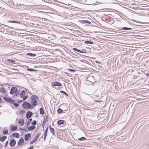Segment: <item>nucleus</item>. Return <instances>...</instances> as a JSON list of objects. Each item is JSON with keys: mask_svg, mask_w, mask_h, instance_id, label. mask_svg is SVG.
Instances as JSON below:
<instances>
[{"mask_svg": "<svg viewBox=\"0 0 149 149\" xmlns=\"http://www.w3.org/2000/svg\"><path fill=\"white\" fill-rule=\"evenodd\" d=\"M38 97L36 95H32L31 96V104L34 106L37 105L38 104L37 101Z\"/></svg>", "mask_w": 149, "mask_h": 149, "instance_id": "nucleus-1", "label": "nucleus"}, {"mask_svg": "<svg viewBox=\"0 0 149 149\" xmlns=\"http://www.w3.org/2000/svg\"><path fill=\"white\" fill-rule=\"evenodd\" d=\"M22 106L25 109H33L34 107L31 105L30 103L27 102H25L23 103Z\"/></svg>", "mask_w": 149, "mask_h": 149, "instance_id": "nucleus-2", "label": "nucleus"}, {"mask_svg": "<svg viewBox=\"0 0 149 149\" xmlns=\"http://www.w3.org/2000/svg\"><path fill=\"white\" fill-rule=\"evenodd\" d=\"M39 134L38 133L36 136L35 137V138L33 139L30 142V144H32L34 143L35 142H36L38 140L39 136Z\"/></svg>", "mask_w": 149, "mask_h": 149, "instance_id": "nucleus-3", "label": "nucleus"}, {"mask_svg": "<svg viewBox=\"0 0 149 149\" xmlns=\"http://www.w3.org/2000/svg\"><path fill=\"white\" fill-rule=\"evenodd\" d=\"M24 140L22 138H21L17 142V145L19 146H21L23 145Z\"/></svg>", "mask_w": 149, "mask_h": 149, "instance_id": "nucleus-4", "label": "nucleus"}, {"mask_svg": "<svg viewBox=\"0 0 149 149\" xmlns=\"http://www.w3.org/2000/svg\"><path fill=\"white\" fill-rule=\"evenodd\" d=\"M9 144L11 147H14L16 144L15 140L13 139H10Z\"/></svg>", "mask_w": 149, "mask_h": 149, "instance_id": "nucleus-5", "label": "nucleus"}, {"mask_svg": "<svg viewBox=\"0 0 149 149\" xmlns=\"http://www.w3.org/2000/svg\"><path fill=\"white\" fill-rule=\"evenodd\" d=\"M17 90V88L14 87L11 88V89L10 91V94H13L15 93Z\"/></svg>", "mask_w": 149, "mask_h": 149, "instance_id": "nucleus-6", "label": "nucleus"}, {"mask_svg": "<svg viewBox=\"0 0 149 149\" xmlns=\"http://www.w3.org/2000/svg\"><path fill=\"white\" fill-rule=\"evenodd\" d=\"M31 137V135L30 133H28L27 134H25L24 136L25 140L27 141Z\"/></svg>", "mask_w": 149, "mask_h": 149, "instance_id": "nucleus-7", "label": "nucleus"}, {"mask_svg": "<svg viewBox=\"0 0 149 149\" xmlns=\"http://www.w3.org/2000/svg\"><path fill=\"white\" fill-rule=\"evenodd\" d=\"M26 90H23L22 91L20 94V97L21 98H22L24 96H25L26 95Z\"/></svg>", "mask_w": 149, "mask_h": 149, "instance_id": "nucleus-8", "label": "nucleus"}, {"mask_svg": "<svg viewBox=\"0 0 149 149\" xmlns=\"http://www.w3.org/2000/svg\"><path fill=\"white\" fill-rule=\"evenodd\" d=\"M52 85H53L54 86H62V84H61L59 82H55L54 83H53L52 84Z\"/></svg>", "mask_w": 149, "mask_h": 149, "instance_id": "nucleus-9", "label": "nucleus"}, {"mask_svg": "<svg viewBox=\"0 0 149 149\" xmlns=\"http://www.w3.org/2000/svg\"><path fill=\"white\" fill-rule=\"evenodd\" d=\"M18 123L20 125L22 126L24 124V121L23 119H20L19 120Z\"/></svg>", "mask_w": 149, "mask_h": 149, "instance_id": "nucleus-10", "label": "nucleus"}, {"mask_svg": "<svg viewBox=\"0 0 149 149\" xmlns=\"http://www.w3.org/2000/svg\"><path fill=\"white\" fill-rule=\"evenodd\" d=\"M32 112L30 111H28L26 114V116L27 118H29L30 117H31L32 115Z\"/></svg>", "mask_w": 149, "mask_h": 149, "instance_id": "nucleus-11", "label": "nucleus"}, {"mask_svg": "<svg viewBox=\"0 0 149 149\" xmlns=\"http://www.w3.org/2000/svg\"><path fill=\"white\" fill-rule=\"evenodd\" d=\"M49 127L51 132L52 134V135L53 136H55V134L54 132V128H52L51 125H49Z\"/></svg>", "mask_w": 149, "mask_h": 149, "instance_id": "nucleus-12", "label": "nucleus"}, {"mask_svg": "<svg viewBox=\"0 0 149 149\" xmlns=\"http://www.w3.org/2000/svg\"><path fill=\"white\" fill-rule=\"evenodd\" d=\"M48 127H47V128H46L44 135V140H45L46 139V137L47 136V131H48Z\"/></svg>", "mask_w": 149, "mask_h": 149, "instance_id": "nucleus-13", "label": "nucleus"}, {"mask_svg": "<svg viewBox=\"0 0 149 149\" xmlns=\"http://www.w3.org/2000/svg\"><path fill=\"white\" fill-rule=\"evenodd\" d=\"M12 135L13 137H15L16 138H19V134L17 133H14L12 134Z\"/></svg>", "mask_w": 149, "mask_h": 149, "instance_id": "nucleus-14", "label": "nucleus"}, {"mask_svg": "<svg viewBox=\"0 0 149 149\" xmlns=\"http://www.w3.org/2000/svg\"><path fill=\"white\" fill-rule=\"evenodd\" d=\"M58 124L59 125L63 124L64 123V121L63 120H60L58 121Z\"/></svg>", "mask_w": 149, "mask_h": 149, "instance_id": "nucleus-15", "label": "nucleus"}, {"mask_svg": "<svg viewBox=\"0 0 149 149\" xmlns=\"http://www.w3.org/2000/svg\"><path fill=\"white\" fill-rule=\"evenodd\" d=\"M7 137L6 136H3L0 138V141H3Z\"/></svg>", "mask_w": 149, "mask_h": 149, "instance_id": "nucleus-16", "label": "nucleus"}, {"mask_svg": "<svg viewBox=\"0 0 149 149\" xmlns=\"http://www.w3.org/2000/svg\"><path fill=\"white\" fill-rule=\"evenodd\" d=\"M35 128H36V127L34 125H33V126H30V127H28V129L29 130H34Z\"/></svg>", "mask_w": 149, "mask_h": 149, "instance_id": "nucleus-17", "label": "nucleus"}, {"mask_svg": "<svg viewBox=\"0 0 149 149\" xmlns=\"http://www.w3.org/2000/svg\"><path fill=\"white\" fill-rule=\"evenodd\" d=\"M72 49L74 51H76L79 52L83 53H85L84 52L82 51H81L80 50H79L77 49H76V48H73V49Z\"/></svg>", "mask_w": 149, "mask_h": 149, "instance_id": "nucleus-18", "label": "nucleus"}, {"mask_svg": "<svg viewBox=\"0 0 149 149\" xmlns=\"http://www.w3.org/2000/svg\"><path fill=\"white\" fill-rule=\"evenodd\" d=\"M32 121L31 118L29 119L27 122H26V124L27 125V126H28L31 122Z\"/></svg>", "mask_w": 149, "mask_h": 149, "instance_id": "nucleus-19", "label": "nucleus"}, {"mask_svg": "<svg viewBox=\"0 0 149 149\" xmlns=\"http://www.w3.org/2000/svg\"><path fill=\"white\" fill-rule=\"evenodd\" d=\"M17 129V126H12L11 128V131H14L16 130Z\"/></svg>", "mask_w": 149, "mask_h": 149, "instance_id": "nucleus-20", "label": "nucleus"}, {"mask_svg": "<svg viewBox=\"0 0 149 149\" xmlns=\"http://www.w3.org/2000/svg\"><path fill=\"white\" fill-rule=\"evenodd\" d=\"M84 43L86 44H93V43L92 41H90L88 40L85 41L84 42Z\"/></svg>", "mask_w": 149, "mask_h": 149, "instance_id": "nucleus-21", "label": "nucleus"}, {"mask_svg": "<svg viewBox=\"0 0 149 149\" xmlns=\"http://www.w3.org/2000/svg\"><path fill=\"white\" fill-rule=\"evenodd\" d=\"M7 61L10 63H14L15 62V60H12L10 59H8L7 60Z\"/></svg>", "mask_w": 149, "mask_h": 149, "instance_id": "nucleus-22", "label": "nucleus"}, {"mask_svg": "<svg viewBox=\"0 0 149 149\" xmlns=\"http://www.w3.org/2000/svg\"><path fill=\"white\" fill-rule=\"evenodd\" d=\"M10 98L9 97H4L3 99L7 102H8Z\"/></svg>", "mask_w": 149, "mask_h": 149, "instance_id": "nucleus-23", "label": "nucleus"}, {"mask_svg": "<svg viewBox=\"0 0 149 149\" xmlns=\"http://www.w3.org/2000/svg\"><path fill=\"white\" fill-rule=\"evenodd\" d=\"M40 113L42 114H43L44 113V111L42 108H41L40 109Z\"/></svg>", "mask_w": 149, "mask_h": 149, "instance_id": "nucleus-24", "label": "nucleus"}, {"mask_svg": "<svg viewBox=\"0 0 149 149\" xmlns=\"http://www.w3.org/2000/svg\"><path fill=\"white\" fill-rule=\"evenodd\" d=\"M15 102V101L13 99H12L11 98H10L9 101V102L10 103H13Z\"/></svg>", "mask_w": 149, "mask_h": 149, "instance_id": "nucleus-25", "label": "nucleus"}, {"mask_svg": "<svg viewBox=\"0 0 149 149\" xmlns=\"http://www.w3.org/2000/svg\"><path fill=\"white\" fill-rule=\"evenodd\" d=\"M132 29L130 28H127L126 27H123L122 28V29L123 30H129L131 29Z\"/></svg>", "mask_w": 149, "mask_h": 149, "instance_id": "nucleus-26", "label": "nucleus"}, {"mask_svg": "<svg viewBox=\"0 0 149 149\" xmlns=\"http://www.w3.org/2000/svg\"><path fill=\"white\" fill-rule=\"evenodd\" d=\"M8 22H9L15 23H18V24L20 23V22H18V21H9Z\"/></svg>", "mask_w": 149, "mask_h": 149, "instance_id": "nucleus-27", "label": "nucleus"}, {"mask_svg": "<svg viewBox=\"0 0 149 149\" xmlns=\"http://www.w3.org/2000/svg\"><path fill=\"white\" fill-rule=\"evenodd\" d=\"M27 55H30L32 56H36V54H32L30 53H28L27 54Z\"/></svg>", "mask_w": 149, "mask_h": 149, "instance_id": "nucleus-28", "label": "nucleus"}, {"mask_svg": "<svg viewBox=\"0 0 149 149\" xmlns=\"http://www.w3.org/2000/svg\"><path fill=\"white\" fill-rule=\"evenodd\" d=\"M8 130H5L3 131V133L4 134H6L8 133Z\"/></svg>", "mask_w": 149, "mask_h": 149, "instance_id": "nucleus-29", "label": "nucleus"}, {"mask_svg": "<svg viewBox=\"0 0 149 149\" xmlns=\"http://www.w3.org/2000/svg\"><path fill=\"white\" fill-rule=\"evenodd\" d=\"M86 139V138H85L84 137H83L78 139V140H79L81 141H84V140H85Z\"/></svg>", "mask_w": 149, "mask_h": 149, "instance_id": "nucleus-30", "label": "nucleus"}, {"mask_svg": "<svg viewBox=\"0 0 149 149\" xmlns=\"http://www.w3.org/2000/svg\"><path fill=\"white\" fill-rule=\"evenodd\" d=\"M0 92L3 93H5V91L4 89V88H1L0 89Z\"/></svg>", "mask_w": 149, "mask_h": 149, "instance_id": "nucleus-31", "label": "nucleus"}, {"mask_svg": "<svg viewBox=\"0 0 149 149\" xmlns=\"http://www.w3.org/2000/svg\"><path fill=\"white\" fill-rule=\"evenodd\" d=\"M57 112L59 113H61L63 112V110L59 108L58 109Z\"/></svg>", "mask_w": 149, "mask_h": 149, "instance_id": "nucleus-32", "label": "nucleus"}, {"mask_svg": "<svg viewBox=\"0 0 149 149\" xmlns=\"http://www.w3.org/2000/svg\"><path fill=\"white\" fill-rule=\"evenodd\" d=\"M60 92L62 93H63V94H65L66 95H67V96L68 95V94L65 91H60Z\"/></svg>", "mask_w": 149, "mask_h": 149, "instance_id": "nucleus-33", "label": "nucleus"}, {"mask_svg": "<svg viewBox=\"0 0 149 149\" xmlns=\"http://www.w3.org/2000/svg\"><path fill=\"white\" fill-rule=\"evenodd\" d=\"M28 97V95H26L24 96L23 97V100H25L26 99H27V98Z\"/></svg>", "mask_w": 149, "mask_h": 149, "instance_id": "nucleus-34", "label": "nucleus"}, {"mask_svg": "<svg viewBox=\"0 0 149 149\" xmlns=\"http://www.w3.org/2000/svg\"><path fill=\"white\" fill-rule=\"evenodd\" d=\"M36 120H34L33 122L31 123L32 125H36Z\"/></svg>", "mask_w": 149, "mask_h": 149, "instance_id": "nucleus-35", "label": "nucleus"}, {"mask_svg": "<svg viewBox=\"0 0 149 149\" xmlns=\"http://www.w3.org/2000/svg\"><path fill=\"white\" fill-rule=\"evenodd\" d=\"M94 101L95 102H102V101L100 100H94Z\"/></svg>", "mask_w": 149, "mask_h": 149, "instance_id": "nucleus-36", "label": "nucleus"}, {"mask_svg": "<svg viewBox=\"0 0 149 149\" xmlns=\"http://www.w3.org/2000/svg\"><path fill=\"white\" fill-rule=\"evenodd\" d=\"M27 70H28V71H35V70H33V69L31 68H28V69H27Z\"/></svg>", "mask_w": 149, "mask_h": 149, "instance_id": "nucleus-37", "label": "nucleus"}, {"mask_svg": "<svg viewBox=\"0 0 149 149\" xmlns=\"http://www.w3.org/2000/svg\"><path fill=\"white\" fill-rule=\"evenodd\" d=\"M14 104V105L15 107H17L18 106V104L17 103H13Z\"/></svg>", "mask_w": 149, "mask_h": 149, "instance_id": "nucleus-38", "label": "nucleus"}, {"mask_svg": "<svg viewBox=\"0 0 149 149\" xmlns=\"http://www.w3.org/2000/svg\"><path fill=\"white\" fill-rule=\"evenodd\" d=\"M83 22H86L87 23H90V22H89V21H86V20H85V21H83Z\"/></svg>", "mask_w": 149, "mask_h": 149, "instance_id": "nucleus-39", "label": "nucleus"}, {"mask_svg": "<svg viewBox=\"0 0 149 149\" xmlns=\"http://www.w3.org/2000/svg\"><path fill=\"white\" fill-rule=\"evenodd\" d=\"M33 147V146H31L28 149H32Z\"/></svg>", "mask_w": 149, "mask_h": 149, "instance_id": "nucleus-40", "label": "nucleus"}, {"mask_svg": "<svg viewBox=\"0 0 149 149\" xmlns=\"http://www.w3.org/2000/svg\"><path fill=\"white\" fill-rule=\"evenodd\" d=\"M19 95V93H17L15 94V95L17 96Z\"/></svg>", "mask_w": 149, "mask_h": 149, "instance_id": "nucleus-41", "label": "nucleus"}, {"mask_svg": "<svg viewBox=\"0 0 149 149\" xmlns=\"http://www.w3.org/2000/svg\"><path fill=\"white\" fill-rule=\"evenodd\" d=\"M8 141H7L6 143V144H5V146H6V145H7V144H8Z\"/></svg>", "mask_w": 149, "mask_h": 149, "instance_id": "nucleus-42", "label": "nucleus"}, {"mask_svg": "<svg viewBox=\"0 0 149 149\" xmlns=\"http://www.w3.org/2000/svg\"><path fill=\"white\" fill-rule=\"evenodd\" d=\"M69 70H70L71 71H74L75 70L72 69H69Z\"/></svg>", "mask_w": 149, "mask_h": 149, "instance_id": "nucleus-43", "label": "nucleus"}, {"mask_svg": "<svg viewBox=\"0 0 149 149\" xmlns=\"http://www.w3.org/2000/svg\"><path fill=\"white\" fill-rule=\"evenodd\" d=\"M147 74L149 76V73H147Z\"/></svg>", "mask_w": 149, "mask_h": 149, "instance_id": "nucleus-44", "label": "nucleus"}, {"mask_svg": "<svg viewBox=\"0 0 149 149\" xmlns=\"http://www.w3.org/2000/svg\"><path fill=\"white\" fill-rule=\"evenodd\" d=\"M96 63H99V62H96Z\"/></svg>", "mask_w": 149, "mask_h": 149, "instance_id": "nucleus-45", "label": "nucleus"}]
</instances>
